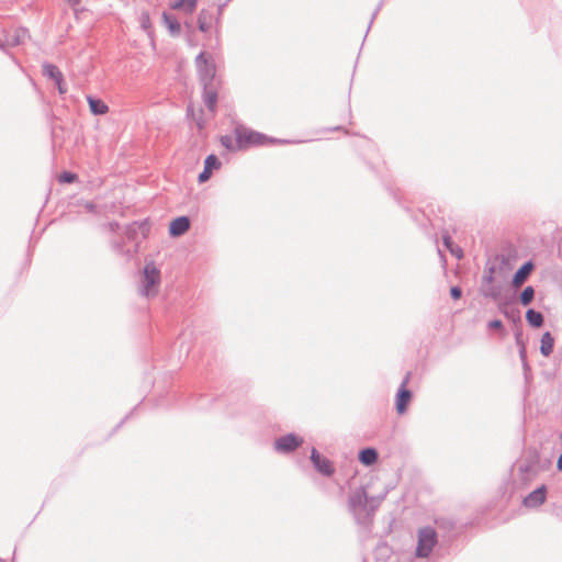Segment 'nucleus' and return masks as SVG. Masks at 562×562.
<instances>
[{"mask_svg":"<svg viewBox=\"0 0 562 562\" xmlns=\"http://www.w3.org/2000/svg\"><path fill=\"white\" fill-rule=\"evenodd\" d=\"M198 71L200 79L202 83L204 85V88L206 89L207 86L213 81L215 77V65L212 60L207 59L205 57L204 53H200L195 58Z\"/></svg>","mask_w":562,"mask_h":562,"instance_id":"20e7f679","label":"nucleus"},{"mask_svg":"<svg viewBox=\"0 0 562 562\" xmlns=\"http://www.w3.org/2000/svg\"><path fill=\"white\" fill-rule=\"evenodd\" d=\"M67 1L71 5H78L80 3V0H67Z\"/></svg>","mask_w":562,"mask_h":562,"instance_id":"4c0bfd02","label":"nucleus"},{"mask_svg":"<svg viewBox=\"0 0 562 562\" xmlns=\"http://www.w3.org/2000/svg\"><path fill=\"white\" fill-rule=\"evenodd\" d=\"M526 319L530 326L536 328L541 327L543 324V315L540 312L535 311L532 308L527 311Z\"/></svg>","mask_w":562,"mask_h":562,"instance_id":"f3484780","label":"nucleus"},{"mask_svg":"<svg viewBox=\"0 0 562 562\" xmlns=\"http://www.w3.org/2000/svg\"><path fill=\"white\" fill-rule=\"evenodd\" d=\"M85 206H86V209H87L88 211H90V212H93V211H94V207H95V206H94V204H93V203H91V202L86 203V205H85Z\"/></svg>","mask_w":562,"mask_h":562,"instance_id":"e433bc0d","label":"nucleus"},{"mask_svg":"<svg viewBox=\"0 0 562 562\" xmlns=\"http://www.w3.org/2000/svg\"><path fill=\"white\" fill-rule=\"evenodd\" d=\"M411 380V372H407L400 385V389L396 393L395 406L396 412L402 415L406 412L407 405L412 398V392L407 389V385Z\"/></svg>","mask_w":562,"mask_h":562,"instance_id":"423d86ee","label":"nucleus"},{"mask_svg":"<svg viewBox=\"0 0 562 562\" xmlns=\"http://www.w3.org/2000/svg\"><path fill=\"white\" fill-rule=\"evenodd\" d=\"M443 244L445 246L450 250V248H453L452 246V238L449 235L443 236Z\"/></svg>","mask_w":562,"mask_h":562,"instance_id":"2f4dec72","label":"nucleus"},{"mask_svg":"<svg viewBox=\"0 0 562 562\" xmlns=\"http://www.w3.org/2000/svg\"><path fill=\"white\" fill-rule=\"evenodd\" d=\"M303 443V439L293 435L288 434L278 438L274 441V450L281 453H289L294 451L297 447Z\"/></svg>","mask_w":562,"mask_h":562,"instance_id":"0eeeda50","label":"nucleus"},{"mask_svg":"<svg viewBox=\"0 0 562 562\" xmlns=\"http://www.w3.org/2000/svg\"><path fill=\"white\" fill-rule=\"evenodd\" d=\"M348 508L358 524L369 519V496L364 487L353 490L348 497Z\"/></svg>","mask_w":562,"mask_h":562,"instance_id":"f257e3e1","label":"nucleus"},{"mask_svg":"<svg viewBox=\"0 0 562 562\" xmlns=\"http://www.w3.org/2000/svg\"><path fill=\"white\" fill-rule=\"evenodd\" d=\"M198 0H176L172 9H182L188 13H192L196 7Z\"/></svg>","mask_w":562,"mask_h":562,"instance_id":"aec40b11","label":"nucleus"},{"mask_svg":"<svg viewBox=\"0 0 562 562\" xmlns=\"http://www.w3.org/2000/svg\"><path fill=\"white\" fill-rule=\"evenodd\" d=\"M220 166L221 162L215 155H209L204 161V168L211 171L217 169Z\"/></svg>","mask_w":562,"mask_h":562,"instance_id":"b1692460","label":"nucleus"},{"mask_svg":"<svg viewBox=\"0 0 562 562\" xmlns=\"http://www.w3.org/2000/svg\"><path fill=\"white\" fill-rule=\"evenodd\" d=\"M87 101H88L90 111L94 115H102V114L108 113L109 106L102 100L95 99L91 95H88Z\"/></svg>","mask_w":562,"mask_h":562,"instance_id":"ddd939ff","label":"nucleus"},{"mask_svg":"<svg viewBox=\"0 0 562 562\" xmlns=\"http://www.w3.org/2000/svg\"><path fill=\"white\" fill-rule=\"evenodd\" d=\"M222 144L226 147H229L231 138L228 136H225L222 138Z\"/></svg>","mask_w":562,"mask_h":562,"instance_id":"c9c22d12","label":"nucleus"},{"mask_svg":"<svg viewBox=\"0 0 562 562\" xmlns=\"http://www.w3.org/2000/svg\"><path fill=\"white\" fill-rule=\"evenodd\" d=\"M55 83H56V87H57L58 92H59L60 94L66 93L67 89H66V87H65V85H64V79H63V80H60V81H55Z\"/></svg>","mask_w":562,"mask_h":562,"instance_id":"c756f323","label":"nucleus"},{"mask_svg":"<svg viewBox=\"0 0 562 562\" xmlns=\"http://www.w3.org/2000/svg\"><path fill=\"white\" fill-rule=\"evenodd\" d=\"M487 327L490 329H501L503 328V323L499 319H493L488 322Z\"/></svg>","mask_w":562,"mask_h":562,"instance_id":"c85d7f7f","label":"nucleus"},{"mask_svg":"<svg viewBox=\"0 0 562 562\" xmlns=\"http://www.w3.org/2000/svg\"><path fill=\"white\" fill-rule=\"evenodd\" d=\"M535 296V290L532 286H526L520 293V303L522 305H528L531 303Z\"/></svg>","mask_w":562,"mask_h":562,"instance_id":"412c9836","label":"nucleus"},{"mask_svg":"<svg viewBox=\"0 0 562 562\" xmlns=\"http://www.w3.org/2000/svg\"><path fill=\"white\" fill-rule=\"evenodd\" d=\"M384 495L369 497V517H371L375 509L380 506Z\"/></svg>","mask_w":562,"mask_h":562,"instance_id":"5701e85b","label":"nucleus"},{"mask_svg":"<svg viewBox=\"0 0 562 562\" xmlns=\"http://www.w3.org/2000/svg\"><path fill=\"white\" fill-rule=\"evenodd\" d=\"M359 460L364 465H371L378 460V452L373 448H366L359 452Z\"/></svg>","mask_w":562,"mask_h":562,"instance_id":"dca6fc26","label":"nucleus"},{"mask_svg":"<svg viewBox=\"0 0 562 562\" xmlns=\"http://www.w3.org/2000/svg\"><path fill=\"white\" fill-rule=\"evenodd\" d=\"M450 295L452 299L458 300L462 295V291L459 286H452L450 290Z\"/></svg>","mask_w":562,"mask_h":562,"instance_id":"cd10ccee","label":"nucleus"},{"mask_svg":"<svg viewBox=\"0 0 562 562\" xmlns=\"http://www.w3.org/2000/svg\"><path fill=\"white\" fill-rule=\"evenodd\" d=\"M26 38H29L27 30L19 27L5 34V44L10 47L19 46L24 44Z\"/></svg>","mask_w":562,"mask_h":562,"instance_id":"9d476101","label":"nucleus"},{"mask_svg":"<svg viewBox=\"0 0 562 562\" xmlns=\"http://www.w3.org/2000/svg\"><path fill=\"white\" fill-rule=\"evenodd\" d=\"M162 18H164V22H165L166 26L168 27L169 32L172 35H178L181 30V26H180V23L178 22V20L175 16L167 14V13H164Z\"/></svg>","mask_w":562,"mask_h":562,"instance_id":"6ab92c4d","label":"nucleus"},{"mask_svg":"<svg viewBox=\"0 0 562 562\" xmlns=\"http://www.w3.org/2000/svg\"><path fill=\"white\" fill-rule=\"evenodd\" d=\"M532 263L530 261L524 263L514 274V278H513V285L518 288L525 281L526 279L528 278V276L530 274L531 270H532Z\"/></svg>","mask_w":562,"mask_h":562,"instance_id":"f8f14e48","label":"nucleus"},{"mask_svg":"<svg viewBox=\"0 0 562 562\" xmlns=\"http://www.w3.org/2000/svg\"><path fill=\"white\" fill-rule=\"evenodd\" d=\"M190 228V221L187 216L175 218L169 226V234L171 236H181Z\"/></svg>","mask_w":562,"mask_h":562,"instance_id":"9b49d317","label":"nucleus"},{"mask_svg":"<svg viewBox=\"0 0 562 562\" xmlns=\"http://www.w3.org/2000/svg\"><path fill=\"white\" fill-rule=\"evenodd\" d=\"M212 171L204 168V170L199 175V182L203 183L207 181L211 177Z\"/></svg>","mask_w":562,"mask_h":562,"instance_id":"bb28decb","label":"nucleus"},{"mask_svg":"<svg viewBox=\"0 0 562 562\" xmlns=\"http://www.w3.org/2000/svg\"><path fill=\"white\" fill-rule=\"evenodd\" d=\"M212 21H213L212 13L207 10H202L198 16L199 30L204 33L210 31Z\"/></svg>","mask_w":562,"mask_h":562,"instance_id":"4468645a","label":"nucleus"},{"mask_svg":"<svg viewBox=\"0 0 562 562\" xmlns=\"http://www.w3.org/2000/svg\"><path fill=\"white\" fill-rule=\"evenodd\" d=\"M235 133L236 142L239 147H244L247 145H261L267 139V137L263 134L247 130L245 127H237Z\"/></svg>","mask_w":562,"mask_h":562,"instance_id":"39448f33","label":"nucleus"},{"mask_svg":"<svg viewBox=\"0 0 562 562\" xmlns=\"http://www.w3.org/2000/svg\"><path fill=\"white\" fill-rule=\"evenodd\" d=\"M437 532L431 527H424L417 533L416 557L428 558L437 544Z\"/></svg>","mask_w":562,"mask_h":562,"instance_id":"7ed1b4c3","label":"nucleus"},{"mask_svg":"<svg viewBox=\"0 0 562 562\" xmlns=\"http://www.w3.org/2000/svg\"><path fill=\"white\" fill-rule=\"evenodd\" d=\"M519 356H520L521 360H525V358H526V346H525V344H521V346H519Z\"/></svg>","mask_w":562,"mask_h":562,"instance_id":"473e14b6","label":"nucleus"},{"mask_svg":"<svg viewBox=\"0 0 562 562\" xmlns=\"http://www.w3.org/2000/svg\"><path fill=\"white\" fill-rule=\"evenodd\" d=\"M160 283V271L156 266L150 262L144 268L143 278L140 281L139 292L146 297L155 296L157 294V288Z\"/></svg>","mask_w":562,"mask_h":562,"instance_id":"f03ea898","label":"nucleus"},{"mask_svg":"<svg viewBox=\"0 0 562 562\" xmlns=\"http://www.w3.org/2000/svg\"><path fill=\"white\" fill-rule=\"evenodd\" d=\"M515 339H516V344H517L518 346H521V344H525V342H524V340H522V335H521V333H516V334H515Z\"/></svg>","mask_w":562,"mask_h":562,"instance_id":"f704fd0d","label":"nucleus"},{"mask_svg":"<svg viewBox=\"0 0 562 562\" xmlns=\"http://www.w3.org/2000/svg\"><path fill=\"white\" fill-rule=\"evenodd\" d=\"M217 101V95L213 91H205L204 103L210 111H214Z\"/></svg>","mask_w":562,"mask_h":562,"instance_id":"4be33fe9","label":"nucleus"},{"mask_svg":"<svg viewBox=\"0 0 562 562\" xmlns=\"http://www.w3.org/2000/svg\"><path fill=\"white\" fill-rule=\"evenodd\" d=\"M43 74H44V76L53 79L54 81L63 80L61 71L53 64H44L43 65Z\"/></svg>","mask_w":562,"mask_h":562,"instance_id":"a211bd4d","label":"nucleus"},{"mask_svg":"<svg viewBox=\"0 0 562 562\" xmlns=\"http://www.w3.org/2000/svg\"><path fill=\"white\" fill-rule=\"evenodd\" d=\"M536 458L529 460L526 464L520 465V471L525 473L536 474L537 470L535 469Z\"/></svg>","mask_w":562,"mask_h":562,"instance_id":"393cba45","label":"nucleus"},{"mask_svg":"<svg viewBox=\"0 0 562 562\" xmlns=\"http://www.w3.org/2000/svg\"><path fill=\"white\" fill-rule=\"evenodd\" d=\"M5 46H8V45L5 44V40H4V41H0V48H4Z\"/></svg>","mask_w":562,"mask_h":562,"instance_id":"58836bf2","label":"nucleus"},{"mask_svg":"<svg viewBox=\"0 0 562 562\" xmlns=\"http://www.w3.org/2000/svg\"><path fill=\"white\" fill-rule=\"evenodd\" d=\"M223 8H224V5H220V7H218V10H217V16L215 18V23H216V25H218V24H220L221 15H222V12H223Z\"/></svg>","mask_w":562,"mask_h":562,"instance_id":"72a5a7b5","label":"nucleus"},{"mask_svg":"<svg viewBox=\"0 0 562 562\" xmlns=\"http://www.w3.org/2000/svg\"><path fill=\"white\" fill-rule=\"evenodd\" d=\"M540 352L548 357L553 351L554 339L549 331L544 333L541 337Z\"/></svg>","mask_w":562,"mask_h":562,"instance_id":"2eb2a0df","label":"nucleus"},{"mask_svg":"<svg viewBox=\"0 0 562 562\" xmlns=\"http://www.w3.org/2000/svg\"><path fill=\"white\" fill-rule=\"evenodd\" d=\"M546 494L547 488L544 485H541L524 498V505L530 508L538 507L544 503Z\"/></svg>","mask_w":562,"mask_h":562,"instance_id":"6e6552de","label":"nucleus"},{"mask_svg":"<svg viewBox=\"0 0 562 562\" xmlns=\"http://www.w3.org/2000/svg\"><path fill=\"white\" fill-rule=\"evenodd\" d=\"M450 252L456 256L457 258H462L463 256V251L460 247H453V248H450Z\"/></svg>","mask_w":562,"mask_h":562,"instance_id":"7c9ffc66","label":"nucleus"},{"mask_svg":"<svg viewBox=\"0 0 562 562\" xmlns=\"http://www.w3.org/2000/svg\"><path fill=\"white\" fill-rule=\"evenodd\" d=\"M77 178V176L75 173H71V172H63L59 177V181L60 182H64V183H71L75 181V179Z\"/></svg>","mask_w":562,"mask_h":562,"instance_id":"a878e982","label":"nucleus"},{"mask_svg":"<svg viewBox=\"0 0 562 562\" xmlns=\"http://www.w3.org/2000/svg\"><path fill=\"white\" fill-rule=\"evenodd\" d=\"M311 460L318 472L324 475H331L334 469L329 460L322 458L315 448L312 449Z\"/></svg>","mask_w":562,"mask_h":562,"instance_id":"1a4fd4ad","label":"nucleus"}]
</instances>
